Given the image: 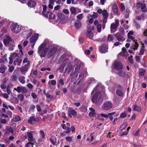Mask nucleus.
I'll return each mask as SVG.
<instances>
[{
  "label": "nucleus",
  "instance_id": "58836bf2",
  "mask_svg": "<svg viewBox=\"0 0 147 147\" xmlns=\"http://www.w3.org/2000/svg\"><path fill=\"white\" fill-rule=\"evenodd\" d=\"M65 140L69 143H70L73 142V139L71 136H67L65 138Z\"/></svg>",
  "mask_w": 147,
  "mask_h": 147
},
{
  "label": "nucleus",
  "instance_id": "4d7b16f0",
  "mask_svg": "<svg viewBox=\"0 0 147 147\" xmlns=\"http://www.w3.org/2000/svg\"><path fill=\"white\" fill-rule=\"evenodd\" d=\"M132 57L133 56H131L128 57V59L129 60V62L131 64H133L134 63V61L132 59Z\"/></svg>",
  "mask_w": 147,
  "mask_h": 147
},
{
  "label": "nucleus",
  "instance_id": "338daca9",
  "mask_svg": "<svg viewBox=\"0 0 147 147\" xmlns=\"http://www.w3.org/2000/svg\"><path fill=\"white\" fill-rule=\"evenodd\" d=\"M98 15L96 13L94 12L93 15L90 16L92 18H96L98 17Z\"/></svg>",
  "mask_w": 147,
  "mask_h": 147
},
{
  "label": "nucleus",
  "instance_id": "412c9836",
  "mask_svg": "<svg viewBox=\"0 0 147 147\" xmlns=\"http://www.w3.org/2000/svg\"><path fill=\"white\" fill-rule=\"evenodd\" d=\"M46 47V45L45 44H42L38 48V52L40 53V52L45 49Z\"/></svg>",
  "mask_w": 147,
  "mask_h": 147
},
{
  "label": "nucleus",
  "instance_id": "4c0bfd02",
  "mask_svg": "<svg viewBox=\"0 0 147 147\" xmlns=\"http://www.w3.org/2000/svg\"><path fill=\"white\" fill-rule=\"evenodd\" d=\"M43 7V11H42V13L43 15H45L46 14V13L48 11H46L47 8L46 5H42Z\"/></svg>",
  "mask_w": 147,
  "mask_h": 147
},
{
  "label": "nucleus",
  "instance_id": "603ef678",
  "mask_svg": "<svg viewBox=\"0 0 147 147\" xmlns=\"http://www.w3.org/2000/svg\"><path fill=\"white\" fill-rule=\"evenodd\" d=\"M80 68V66L79 65H76L75 66V72H77L79 71Z\"/></svg>",
  "mask_w": 147,
  "mask_h": 147
},
{
  "label": "nucleus",
  "instance_id": "2eb2a0df",
  "mask_svg": "<svg viewBox=\"0 0 147 147\" xmlns=\"http://www.w3.org/2000/svg\"><path fill=\"white\" fill-rule=\"evenodd\" d=\"M38 37V34H36L30 38V43H35V42L37 40Z\"/></svg>",
  "mask_w": 147,
  "mask_h": 147
},
{
  "label": "nucleus",
  "instance_id": "6ab92c4d",
  "mask_svg": "<svg viewBox=\"0 0 147 147\" xmlns=\"http://www.w3.org/2000/svg\"><path fill=\"white\" fill-rule=\"evenodd\" d=\"M68 115L70 118L72 117L71 115L73 116H76L77 115V113L76 111L74 110H70L68 113Z\"/></svg>",
  "mask_w": 147,
  "mask_h": 147
},
{
  "label": "nucleus",
  "instance_id": "13d9d810",
  "mask_svg": "<svg viewBox=\"0 0 147 147\" xmlns=\"http://www.w3.org/2000/svg\"><path fill=\"white\" fill-rule=\"evenodd\" d=\"M97 28L98 32H100L101 30V25L99 24L97 26Z\"/></svg>",
  "mask_w": 147,
  "mask_h": 147
},
{
  "label": "nucleus",
  "instance_id": "864d4df0",
  "mask_svg": "<svg viewBox=\"0 0 147 147\" xmlns=\"http://www.w3.org/2000/svg\"><path fill=\"white\" fill-rule=\"evenodd\" d=\"M119 31L121 32V34L122 35H123L124 34V29L123 28H122L121 27H119Z\"/></svg>",
  "mask_w": 147,
  "mask_h": 147
},
{
  "label": "nucleus",
  "instance_id": "f03ea898",
  "mask_svg": "<svg viewBox=\"0 0 147 147\" xmlns=\"http://www.w3.org/2000/svg\"><path fill=\"white\" fill-rule=\"evenodd\" d=\"M91 100L94 104H98L99 105L101 104L102 102V100L100 93L99 92H96L93 95Z\"/></svg>",
  "mask_w": 147,
  "mask_h": 147
},
{
  "label": "nucleus",
  "instance_id": "5701e85b",
  "mask_svg": "<svg viewBox=\"0 0 147 147\" xmlns=\"http://www.w3.org/2000/svg\"><path fill=\"white\" fill-rule=\"evenodd\" d=\"M112 8L114 13H116L118 12V8L116 4L114 3L112 5Z\"/></svg>",
  "mask_w": 147,
  "mask_h": 147
},
{
  "label": "nucleus",
  "instance_id": "f8f14e48",
  "mask_svg": "<svg viewBox=\"0 0 147 147\" xmlns=\"http://www.w3.org/2000/svg\"><path fill=\"white\" fill-rule=\"evenodd\" d=\"M24 1L27 3L28 6L30 7H34L36 4V2L32 0H24Z\"/></svg>",
  "mask_w": 147,
  "mask_h": 147
},
{
  "label": "nucleus",
  "instance_id": "5fc2aeb1",
  "mask_svg": "<svg viewBox=\"0 0 147 147\" xmlns=\"http://www.w3.org/2000/svg\"><path fill=\"white\" fill-rule=\"evenodd\" d=\"M59 84H61L62 86L64 85V80L62 78H61L59 79Z\"/></svg>",
  "mask_w": 147,
  "mask_h": 147
},
{
  "label": "nucleus",
  "instance_id": "680f3d73",
  "mask_svg": "<svg viewBox=\"0 0 147 147\" xmlns=\"http://www.w3.org/2000/svg\"><path fill=\"white\" fill-rule=\"evenodd\" d=\"M63 12L65 14H69V11L67 9H64L63 10Z\"/></svg>",
  "mask_w": 147,
  "mask_h": 147
},
{
  "label": "nucleus",
  "instance_id": "a211bd4d",
  "mask_svg": "<svg viewBox=\"0 0 147 147\" xmlns=\"http://www.w3.org/2000/svg\"><path fill=\"white\" fill-rule=\"evenodd\" d=\"M99 51L102 53L108 52V48L106 46H102L99 49Z\"/></svg>",
  "mask_w": 147,
  "mask_h": 147
},
{
  "label": "nucleus",
  "instance_id": "052dcab7",
  "mask_svg": "<svg viewBox=\"0 0 147 147\" xmlns=\"http://www.w3.org/2000/svg\"><path fill=\"white\" fill-rule=\"evenodd\" d=\"M64 15L61 13H58V16L59 18L61 19H63V16H64Z\"/></svg>",
  "mask_w": 147,
  "mask_h": 147
},
{
  "label": "nucleus",
  "instance_id": "9d476101",
  "mask_svg": "<svg viewBox=\"0 0 147 147\" xmlns=\"http://www.w3.org/2000/svg\"><path fill=\"white\" fill-rule=\"evenodd\" d=\"M94 27L93 26L90 27L88 29L87 34V36L89 38L92 39L93 37V34L91 30H93Z\"/></svg>",
  "mask_w": 147,
  "mask_h": 147
},
{
  "label": "nucleus",
  "instance_id": "a18cd8bd",
  "mask_svg": "<svg viewBox=\"0 0 147 147\" xmlns=\"http://www.w3.org/2000/svg\"><path fill=\"white\" fill-rule=\"evenodd\" d=\"M18 98L20 101H22L24 100V96L22 94H20L18 96Z\"/></svg>",
  "mask_w": 147,
  "mask_h": 147
},
{
  "label": "nucleus",
  "instance_id": "6e6552de",
  "mask_svg": "<svg viewBox=\"0 0 147 147\" xmlns=\"http://www.w3.org/2000/svg\"><path fill=\"white\" fill-rule=\"evenodd\" d=\"M14 90L17 91L18 93L22 92L26 93L27 92V90L25 87L22 86H18L17 88H14Z\"/></svg>",
  "mask_w": 147,
  "mask_h": 147
},
{
  "label": "nucleus",
  "instance_id": "423d86ee",
  "mask_svg": "<svg viewBox=\"0 0 147 147\" xmlns=\"http://www.w3.org/2000/svg\"><path fill=\"white\" fill-rule=\"evenodd\" d=\"M136 6L138 8H141L142 12L144 13L147 12V9L146 7V4L145 3L138 2Z\"/></svg>",
  "mask_w": 147,
  "mask_h": 147
},
{
  "label": "nucleus",
  "instance_id": "7ed1b4c3",
  "mask_svg": "<svg viewBox=\"0 0 147 147\" xmlns=\"http://www.w3.org/2000/svg\"><path fill=\"white\" fill-rule=\"evenodd\" d=\"M11 30L15 33H18L21 30V28L17 24H12L11 26Z\"/></svg>",
  "mask_w": 147,
  "mask_h": 147
},
{
  "label": "nucleus",
  "instance_id": "4be33fe9",
  "mask_svg": "<svg viewBox=\"0 0 147 147\" xmlns=\"http://www.w3.org/2000/svg\"><path fill=\"white\" fill-rule=\"evenodd\" d=\"M75 26L76 28H79L81 26L80 22L78 20H76L75 22Z\"/></svg>",
  "mask_w": 147,
  "mask_h": 147
},
{
  "label": "nucleus",
  "instance_id": "473e14b6",
  "mask_svg": "<svg viewBox=\"0 0 147 147\" xmlns=\"http://www.w3.org/2000/svg\"><path fill=\"white\" fill-rule=\"evenodd\" d=\"M116 94L117 95L120 96H122L123 95V92L120 90H117L116 91Z\"/></svg>",
  "mask_w": 147,
  "mask_h": 147
},
{
  "label": "nucleus",
  "instance_id": "72a5a7b5",
  "mask_svg": "<svg viewBox=\"0 0 147 147\" xmlns=\"http://www.w3.org/2000/svg\"><path fill=\"white\" fill-rule=\"evenodd\" d=\"M102 14L104 18H108V17L109 14L106 10H104L102 12Z\"/></svg>",
  "mask_w": 147,
  "mask_h": 147
},
{
  "label": "nucleus",
  "instance_id": "c03bdc74",
  "mask_svg": "<svg viewBox=\"0 0 147 147\" xmlns=\"http://www.w3.org/2000/svg\"><path fill=\"white\" fill-rule=\"evenodd\" d=\"M80 111L83 112H85L86 111L87 109L86 107L84 106H82L80 107Z\"/></svg>",
  "mask_w": 147,
  "mask_h": 147
},
{
  "label": "nucleus",
  "instance_id": "b1692460",
  "mask_svg": "<svg viewBox=\"0 0 147 147\" xmlns=\"http://www.w3.org/2000/svg\"><path fill=\"white\" fill-rule=\"evenodd\" d=\"M115 36L116 37L117 39L119 41L122 40L123 37L119 33H117L115 34Z\"/></svg>",
  "mask_w": 147,
  "mask_h": 147
},
{
  "label": "nucleus",
  "instance_id": "0eeeda50",
  "mask_svg": "<svg viewBox=\"0 0 147 147\" xmlns=\"http://www.w3.org/2000/svg\"><path fill=\"white\" fill-rule=\"evenodd\" d=\"M87 72L86 71H84L83 72L80 73L79 75V77L78 79H77V76H78V75H76V76H75L74 78L76 79H77V80H79L78 82H80L83 79L84 76L87 75Z\"/></svg>",
  "mask_w": 147,
  "mask_h": 147
},
{
  "label": "nucleus",
  "instance_id": "1a4fd4ad",
  "mask_svg": "<svg viewBox=\"0 0 147 147\" xmlns=\"http://www.w3.org/2000/svg\"><path fill=\"white\" fill-rule=\"evenodd\" d=\"M30 63L28 62L27 64H25L24 66H22L20 68V70L23 74H25L28 71Z\"/></svg>",
  "mask_w": 147,
  "mask_h": 147
},
{
  "label": "nucleus",
  "instance_id": "9b49d317",
  "mask_svg": "<svg viewBox=\"0 0 147 147\" xmlns=\"http://www.w3.org/2000/svg\"><path fill=\"white\" fill-rule=\"evenodd\" d=\"M57 49L56 47H54L49 52L47 55L48 58L51 57L53 55H55L57 51Z\"/></svg>",
  "mask_w": 147,
  "mask_h": 147
},
{
  "label": "nucleus",
  "instance_id": "ea45409f",
  "mask_svg": "<svg viewBox=\"0 0 147 147\" xmlns=\"http://www.w3.org/2000/svg\"><path fill=\"white\" fill-rule=\"evenodd\" d=\"M70 10L72 14H75L76 11V8L74 7H71L70 9Z\"/></svg>",
  "mask_w": 147,
  "mask_h": 147
},
{
  "label": "nucleus",
  "instance_id": "7c9ffc66",
  "mask_svg": "<svg viewBox=\"0 0 147 147\" xmlns=\"http://www.w3.org/2000/svg\"><path fill=\"white\" fill-rule=\"evenodd\" d=\"M134 110L135 111L140 112L141 111V108L139 107H138L137 105H135L134 107Z\"/></svg>",
  "mask_w": 147,
  "mask_h": 147
},
{
  "label": "nucleus",
  "instance_id": "c85d7f7f",
  "mask_svg": "<svg viewBox=\"0 0 147 147\" xmlns=\"http://www.w3.org/2000/svg\"><path fill=\"white\" fill-rule=\"evenodd\" d=\"M127 126V124L126 123H124L121 124L120 127V129L122 131L126 128Z\"/></svg>",
  "mask_w": 147,
  "mask_h": 147
},
{
  "label": "nucleus",
  "instance_id": "4468645a",
  "mask_svg": "<svg viewBox=\"0 0 147 147\" xmlns=\"http://www.w3.org/2000/svg\"><path fill=\"white\" fill-rule=\"evenodd\" d=\"M43 15L45 16V17L52 20L54 19L55 17V15L54 14L51 12L49 11H47L45 14Z\"/></svg>",
  "mask_w": 147,
  "mask_h": 147
},
{
  "label": "nucleus",
  "instance_id": "20e7f679",
  "mask_svg": "<svg viewBox=\"0 0 147 147\" xmlns=\"http://www.w3.org/2000/svg\"><path fill=\"white\" fill-rule=\"evenodd\" d=\"M113 107L112 103L109 101H106L102 105V108L103 110H108L111 109Z\"/></svg>",
  "mask_w": 147,
  "mask_h": 147
},
{
  "label": "nucleus",
  "instance_id": "39448f33",
  "mask_svg": "<svg viewBox=\"0 0 147 147\" xmlns=\"http://www.w3.org/2000/svg\"><path fill=\"white\" fill-rule=\"evenodd\" d=\"M119 24V20H115V24L113 23L111 24L110 27L111 33H113L116 31Z\"/></svg>",
  "mask_w": 147,
  "mask_h": 147
},
{
  "label": "nucleus",
  "instance_id": "3c124183",
  "mask_svg": "<svg viewBox=\"0 0 147 147\" xmlns=\"http://www.w3.org/2000/svg\"><path fill=\"white\" fill-rule=\"evenodd\" d=\"M8 67H9V71L10 72H12L14 70V66H9L8 65Z\"/></svg>",
  "mask_w": 147,
  "mask_h": 147
},
{
  "label": "nucleus",
  "instance_id": "a878e982",
  "mask_svg": "<svg viewBox=\"0 0 147 147\" xmlns=\"http://www.w3.org/2000/svg\"><path fill=\"white\" fill-rule=\"evenodd\" d=\"M49 140L52 143V144L54 146H57V141L56 139H54L52 137L49 138Z\"/></svg>",
  "mask_w": 147,
  "mask_h": 147
},
{
  "label": "nucleus",
  "instance_id": "e2e57ef3",
  "mask_svg": "<svg viewBox=\"0 0 147 147\" xmlns=\"http://www.w3.org/2000/svg\"><path fill=\"white\" fill-rule=\"evenodd\" d=\"M135 25L137 28L139 29L140 28V26L139 24L136 22H134Z\"/></svg>",
  "mask_w": 147,
  "mask_h": 147
},
{
  "label": "nucleus",
  "instance_id": "69168bd1",
  "mask_svg": "<svg viewBox=\"0 0 147 147\" xmlns=\"http://www.w3.org/2000/svg\"><path fill=\"white\" fill-rule=\"evenodd\" d=\"M98 84L97 86L94 88L93 90L91 92V94H93L94 91H96L97 90V88L99 86Z\"/></svg>",
  "mask_w": 147,
  "mask_h": 147
},
{
  "label": "nucleus",
  "instance_id": "cd10ccee",
  "mask_svg": "<svg viewBox=\"0 0 147 147\" xmlns=\"http://www.w3.org/2000/svg\"><path fill=\"white\" fill-rule=\"evenodd\" d=\"M146 72V70L143 69H141L139 71V74L141 76H144V74Z\"/></svg>",
  "mask_w": 147,
  "mask_h": 147
},
{
  "label": "nucleus",
  "instance_id": "aec40b11",
  "mask_svg": "<svg viewBox=\"0 0 147 147\" xmlns=\"http://www.w3.org/2000/svg\"><path fill=\"white\" fill-rule=\"evenodd\" d=\"M139 46V44L136 41H135L134 44L133 43L131 45L130 48L135 51L138 49V48Z\"/></svg>",
  "mask_w": 147,
  "mask_h": 147
},
{
  "label": "nucleus",
  "instance_id": "09e8293b",
  "mask_svg": "<svg viewBox=\"0 0 147 147\" xmlns=\"http://www.w3.org/2000/svg\"><path fill=\"white\" fill-rule=\"evenodd\" d=\"M4 45L5 46L8 45L9 44V41L7 39H4L3 40Z\"/></svg>",
  "mask_w": 147,
  "mask_h": 147
},
{
  "label": "nucleus",
  "instance_id": "f257e3e1",
  "mask_svg": "<svg viewBox=\"0 0 147 147\" xmlns=\"http://www.w3.org/2000/svg\"><path fill=\"white\" fill-rule=\"evenodd\" d=\"M72 65L70 64V61L68 58L65 59L61 65L60 69V72L63 73H66L69 74L72 69Z\"/></svg>",
  "mask_w": 147,
  "mask_h": 147
},
{
  "label": "nucleus",
  "instance_id": "49530a36",
  "mask_svg": "<svg viewBox=\"0 0 147 147\" xmlns=\"http://www.w3.org/2000/svg\"><path fill=\"white\" fill-rule=\"evenodd\" d=\"M34 144L30 142H28L25 146V147H33Z\"/></svg>",
  "mask_w": 147,
  "mask_h": 147
},
{
  "label": "nucleus",
  "instance_id": "774afa93",
  "mask_svg": "<svg viewBox=\"0 0 147 147\" xmlns=\"http://www.w3.org/2000/svg\"><path fill=\"white\" fill-rule=\"evenodd\" d=\"M43 92L44 94L46 95L47 97L50 98L51 97V95L48 92L46 93L45 91V90Z\"/></svg>",
  "mask_w": 147,
  "mask_h": 147
},
{
  "label": "nucleus",
  "instance_id": "6e6d98bb",
  "mask_svg": "<svg viewBox=\"0 0 147 147\" xmlns=\"http://www.w3.org/2000/svg\"><path fill=\"white\" fill-rule=\"evenodd\" d=\"M1 120L0 122L2 124H6L7 123L6 120L4 119H2V118H0Z\"/></svg>",
  "mask_w": 147,
  "mask_h": 147
},
{
  "label": "nucleus",
  "instance_id": "c9c22d12",
  "mask_svg": "<svg viewBox=\"0 0 147 147\" xmlns=\"http://www.w3.org/2000/svg\"><path fill=\"white\" fill-rule=\"evenodd\" d=\"M48 84L49 85L51 84L53 86H55L56 84V81L55 80H52L48 82Z\"/></svg>",
  "mask_w": 147,
  "mask_h": 147
},
{
  "label": "nucleus",
  "instance_id": "0e129e2a",
  "mask_svg": "<svg viewBox=\"0 0 147 147\" xmlns=\"http://www.w3.org/2000/svg\"><path fill=\"white\" fill-rule=\"evenodd\" d=\"M6 55H5L2 56V59L3 62H5L7 61V59L6 58Z\"/></svg>",
  "mask_w": 147,
  "mask_h": 147
},
{
  "label": "nucleus",
  "instance_id": "bf43d9fd",
  "mask_svg": "<svg viewBox=\"0 0 147 147\" xmlns=\"http://www.w3.org/2000/svg\"><path fill=\"white\" fill-rule=\"evenodd\" d=\"M32 83L34 84H36L38 85H39V84H40L39 82L35 79H34L33 80Z\"/></svg>",
  "mask_w": 147,
  "mask_h": 147
},
{
  "label": "nucleus",
  "instance_id": "a19ab883",
  "mask_svg": "<svg viewBox=\"0 0 147 147\" xmlns=\"http://www.w3.org/2000/svg\"><path fill=\"white\" fill-rule=\"evenodd\" d=\"M5 67L4 66H1L0 67V73L3 74L5 73Z\"/></svg>",
  "mask_w": 147,
  "mask_h": 147
},
{
  "label": "nucleus",
  "instance_id": "2f4dec72",
  "mask_svg": "<svg viewBox=\"0 0 147 147\" xmlns=\"http://www.w3.org/2000/svg\"><path fill=\"white\" fill-rule=\"evenodd\" d=\"M130 11L128 8H127L125 10V17L126 18H128L129 16Z\"/></svg>",
  "mask_w": 147,
  "mask_h": 147
},
{
  "label": "nucleus",
  "instance_id": "f3484780",
  "mask_svg": "<svg viewBox=\"0 0 147 147\" xmlns=\"http://www.w3.org/2000/svg\"><path fill=\"white\" fill-rule=\"evenodd\" d=\"M49 50V48H47L43 51L38 53L41 57H45L47 52Z\"/></svg>",
  "mask_w": 147,
  "mask_h": 147
},
{
  "label": "nucleus",
  "instance_id": "ddd939ff",
  "mask_svg": "<svg viewBox=\"0 0 147 147\" xmlns=\"http://www.w3.org/2000/svg\"><path fill=\"white\" fill-rule=\"evenodd\" d=\"M123 65L122 63L119 62H115L114 67L115 69L118 70H121L123 68Z\"/></svg>",
  "mask_w": 147,
  "mask_h": 147
},
{
  "label": "nucleus",
  "instance_id": "bb28decb",
  "mask_svg": "<svg viewBox=\"0 0 147 147\" xmlns=\"http://www.w3.org/2000/svg\"><path fill=\"white\" fill-rule=\"evenodd\" d=\"M117 74L120 76L124 77L125 76L126 73L125 71H121L117 73Z\"/></svg>",
  "mask_w": 147,
  "mask_h": 147
},
{
  "label": "nucleus",
  "instance_id": "393cba45",
  "mask_svg": "<svg viewBox=\"0 0 147 147\" xmlns=\"http://www.w3.org/2000/svg\"><path fill=\"white\" fill-rule=\"evenodd\" d=\"M25 77L21 76L20 77L18 80L22 84H24L25 83Z\"/></svg>",
  "mask_w": 147,
  "mask_h": 147
},
{
  "label": "nucleus",
  "instance_id": "f704fd0d",
  "mask_svg": "<svg viewBox=\"0 0 147 147\" xmlns=\"http://www.w3.org/2000/svg\"><path fill=\"white\" fill-rule=\"evenodd\" d=\"M24 33L25 34H27L26 37L27 38L30 36L32 34V32L31 31L30 32H29L28 31H25L24 32Z\"/></svg>",
  "mask_w": 147,
  "mask_h": 147
},
{
  "label": "nucleus",
  "instance_id": "c756f323",
  "mask_svg": "<svg viewBox=\"0 0 147 147\" xmlns=\"http://www.w3.org/2000/svg\"><path fill=\"white\" fill-rule=\"evenodd\" d=\"M36 121L35 119L33 117H30L28 120V122L30 124H32L33 122Z\"/></svg>",
  "mask_w": 147,
  "mask_h": 147
},
{
  "label": "nucleus",
  "instance_id": "37998d69",
  "mask_svg": "<svg viewBox=\"0 0 147 147\" xmlns=\"http://www.w3.org/2000/svg\"><path fill=\"white\" fill-rule=\"evenodd\" d=\"M13 120L14 121H18L20 120V118L19 116L16 115L13 118Z\"/></svg>",
  "mask_w": 147,
  "mask_h": 147
},
{
  "label": "nucleus",
  "instance_id": "de8ad7c7",
  "mask_svg": "<svg viewBox=\"0 0 147 147\" xmlns=\"http://www.w3.org/2000/svg\"><path fill=\"white\" fill-rule=\"evenodd\" d=\"M107 40L109 41H113V38L111 34H109L107 37Z\"/></svg>",
  "mask_w": 147,
  "mask_h": 147
},
{
  "label": "nucleus",
  "instance_id": "dca6fc26",
  "mask_svg": "<svg viewBox=\"0 0 147 147\" xmlns=\"http://www.w3.org/2000/svg\"><path fill=\"white\" fill-rule=\"evenodd\" d=\"M33 132L30 131V132H28L27 134L28 137V140L30 142H32L33 141V136L32 135Z\"/></svg>",
  "mask_w": 147,
  "mask_h": 147
},
{
  "label": "nucleus",
  "instance_id": "8fccbe9b",
  "mask_svg": "<svg viewBox=\"0 0 147 147\" xmlns=\"http://www.w3.org/2000/svg\"><path fill=\"white\" fill-rule=\"evenodd\" d=\"M76 17L79 20H81L83 18V14L81 13L78 15Z\"/></svg>",
  "mask_w": 147,
  "mask_h": 147
},
{
  "label": "nucleus",
  "instance_id": "79ce46f5",
  "mask_svg": "<svg viewBox=\"0 0 147 147\" xmlns=\"http://www.w3.org/2000/svg\"><path fill=\"white\" fill-rule=\"evenodd\" d=\"M40 135L42 139H45V138L44 132L42 130L40 131Z\"/></svg>",
  "mask_w": 147,
  "mask_h": 147
},
{
  "label": "nucleus",
  "instance_id": "e433bc0d",
  "mask_svg": "<svg viewBox=\"0 0 147 147\" xmlns=\"http://www.w3.org/2000/svg\"><path fill=\"white\" fill-rule=\"evenodd\" d=\"M142 47L140 52L139 53V55H143L144 53V44L143 43L142 44Z\"/></svg>",
  "mask_w": 147,
  "mask_h": 147
}]
</instances>
